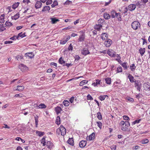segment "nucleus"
<instances>
[{
  "mask_svg": "<svg viewBox=\"0 0 150 150\" xmlns=\"http://www.w3.org/2000/svg\"><path fill=\"white\" fill-rule=\"evenodd\" d=\"M131 27L134 30H139L141 27L140 23L138 21H134L131 23Z\"/></svg>",
  "mask_w": 150,
  "mask_h": 150,
  "instance_id": "f257e3e1",
  "label": "nucleus"
},
{
  "mask_svg": "<svg viewBox=\"0 0 150 150\" xmlns=\"http://www.w3.org/2000/svg\"><path fill=\"white\" fill-rule=\"evenodd\" d=\"M56 133L58 135L61 134L62 135L64 136L66 133V129L64 127L61 125L59 128H58L57 129Z\"/></svg>",
  "mask_w": 150,
  "mask_h": 150,
  "instance_id": "f03ea898",
  "label": "nucleus"
},
{
  "mask_svg": "<svg viewBox=\"0 0 150 150\" xmlns=\"http://www.w3.org/2000/svg\"><path fill=\"white\" fill-rule=\"evenodd\" d=\"M134 83L135 87L136 88L137 90L140 91L142 86L141 84L140 81L139 80L135 81Z\"/></svg>",
  "mask_w": 150,
  "mask_h": 150,
  "instance_id": "7ed1b4c3",
  "label": "nucleus"
},
{
  "mask_svg": "<svg viewBox=\"0 0 150 150\" xmlns=\"http://www.w3.org/2000/svg\"><path fill=\"white\" fill-rule=\"evenodd\" d=\"M19 68L23 71H27L28 70V67L23 64H20L19 66Z\"/></svg>",
  "mask_w": 150,
  "mask_h": 150,
  "instance_id": "20e7f679",
  "label": "nucleus"
},
{
  "mask_svg": "<svg viewBox=\"0 0 150 150\" xmlns=\"http://www.w3.org/2000/svg\"><path fill=\"white\" fill-rule=\"evenodd\" d=\"M108 54L111 57H115L116 56V52L112 49L108 50Z\"/></svg>",
  "mask_w": 150,
  "mask_h": 150,
  "instance_id": "39448f33",
  "label": "nucleus"
},
{
  "mask_svg": "<svg viewBox=\"0 0 150 150\" xmlns=\"http://www.w3.org/2000/svg\"><path fill=\"white\" fill-rule=\"evenodd\" d=\"M95 133L94 132L92 133L88 137H87L86 139L87 140L91 141L93 140L95 138Z\"/></svg>",
  "mask_w": 150,
  "mask_h": 150,
  "instance_id": "423d86ee",
  "label": "nucleus"
},
{
  "mask_svg": "<svg viewBox=\"0 0 150 150\" xmlns=\"http://www.w3.org/2000/svg\"><path fill=\"white\" fill-rule=\"evenodd\" d=\"M81 53L83 55H86L89 54L90 52L87 48H83L81 51Z\"/></svg>",
  "mask_w": 150,
  "mask_h": 150,
  "instance_id": "0eeeda50",
  "label": "nucleus"
},
{
  "mask_svg": "<svg viewBox=\"0 0 150 150\" xmlns=\"http://www.w3.org/2000/svg\"><path fill=\"white\" fill-rule=\"evenodd\" d=\"M112 43V40L110 39H108L105 42V45L107 47H109Z\"/></svg>",
  "mask_w": 150,
  "mask_h": 150,
  "instance_id": "6e6552de",
  "label": "nucleus"
},
{
  "mask_svg": "<svg viewBox=\"0 0 150 150\" xmlns=\"http://www.w3.org/2000/svg\"><path fill=\"white\" fill-rule=\"evenodd\" d=\"M136 7V6L135 5L133 4H131L128 6V9L129 11H132L134 10L135 9Z\"/></svg>",
  "mask_w": 150,
  "mask_h": 150,
  "instance_id": "1a4fd4ad",
  "label": "nucleus"
},
{
  "mask_svg": "<svg viewBox=\"0 0 150 150\" xmlns=\"http://www.w3.org/2000/svg\"><path fill=\"white\" fill-rule=\"evenodd\" d=\"M42 5V3L40 1H36L35 5V7L36 9L40 8L41 7Z\"/></svg>",
  "mask_w": 150,
  "mask_h": 150,
  "instance_id": "9d476101",
  "label": "nucleus"
},
{
  "mask_svg": "<svg viewBox=\"0 0 150 150\" xmlns=\"http://www.w3.org/2000/svg\"><path fill=\"white\" fill-rule=\"evenodd\" d=\"M143 87L145 90H150V87L149 83L148 82L145 83H144Z\"/></svg>",
  "mask_w": 150,
  "mask_h": 150,
  "instance_id": "9b49d317",
  "label": "nucleus"
},
{
  "mask_svg": "<svg viewBox=\"0 0 150 150\" xmlns=\"http://www.w3.org/2000/svg\"><path fill=\"white\" fill-rule=\"evenodd\" d=\"M62 110V108L60 106H58L55 108V110L57 115L60 113Z\"/></svg>",
  "mask_w": 150,
  "mask_h": 150,
  "instance_id": "f8f14e48",
  "label": "nucleus"
},
{
  "mask_svg": "<svg viewBox=\"0 0 150 150\" xmlns=\"http://www.w3.org/2000/svg\"><path fill=\"white\" fill-rule=\"evenodd\" d=\"M70 38V37L69 36H67L65 40H62L60 41V43L62 45H64L68 41Z\"/></svg>",
  "mask_w": 150,
  "mask_h": 150,
  "instance_id": "ddd939ff",
  "label": "nucleus"
},
{
  "mask_svg": "<svg viewBox=\"0 0 150 150\" xmlns=\"http://www.w3.org/2000/svg\"><path fill=\"white\" fill-rule=\"evenodd\" d=\"M86 141L82 140L79 143V146L80 147H83L86 145Z\"/></svg>",
  "mask_w": 150,
  "mask_h": 150,
  "instance_id": "4468645a",
  "label": "nucleus"
},
{
  "mask_svg": "<svg viewBox=\"0 0 150 150\" xmlns=\"http://www.w3.org/2000/svg\"><path fill=\"white\" fill-rule=\"evenodd\" d=\"M128 78L129 79V81L131 83L134 82L135 81H136L134 79V77L130 74H129L128 76Z\"/></svg>",
  "mask_w": 150,
  "mask_h": 150,
  "instance_id": "2eb2a0df",
  "label": "nucleus"
},
{
  "mask_svg": "<svg viewBox=\"0 0 150 150\" xmlns=\"http://www.w3.org/2000/svg\"><path fill=\"white\" fill-rule=\"evenodd\" d=\"M108 37V35L106 33H103L101 34V38L103 40H107Z\"/></svg>",
  "mask_w": 150,
  "mask_h": 150,
  "instance_id": "dca6fc26",
  "label": "nucleus"
},
{
  "mask_svg": "<svg viewBox=\"0 0 150 150\" xmlns=\"http://www.w3.org/2000/svg\"><path fill=\"white\" fill-rule=\"evenodd\" d=\"M25 55L26 57H29L30 58H33L34 56V55L32 52L27 53L25 54Z\"/></svg>",
  "mask_w": 150,
  "mask_h": 150,
  "instance_id": "f3484780",
  "label": "nucleus"
},
{
  "mask_svg": "<svg viewBox=\"0 0 150 150\" xmlns=\"http://www.w3.org/2000/svg\"><path fill=\"white\" fill-rule=\"evenodd\" d=\"M96 82L93 83L92 85L94 87L97 86L98 85L100 84V83L101 80L98 79H96L95 80Z\"/></svg>",
  "mask_w": 150,
  "mask_h": 150,
  "instance_id": "a211bd4d",
  "label": "nucleus"
},
{
  "mask_svg": "<svg viewBox=\"0 0 150 150\" xmlns=\"http://www.w3.org/2000/svg\"><path fill=\"white\" fill-rule=\"evenodd\" d=\"M46 145L47 148L50 149L52 148L53 144L51 142L49 141L47 142Z\"/></svg>",
  "mask_w": 150,
  "mask_h": 150,
  "instance_id": "6ab92c4d",
  "label": "nucleus"
},
{
  "mask_svg": "<svg viewBox=\"0 0 150 150\" xmlns=\"http://www.w3.org/2000/svg\"><path fill=\"white\" fill-rule=\"evenodd\" d=\"M68 143L69 144L72 146L74 145V142L73 139L72 138H69L67 141Z\"/></svg>",
  "mask_w": 150,
  "mask_h": 150,
  "instance_id": "aec40b11",
  "label": "nucleus"
},
{
  "mask_svg": "<svg viewBox=\"0 0 150 150\" xmlns=\"http://www.w3.org/2000/svg\"><path fill=\"white\" fill-rule=\"evenodd\" d=\"M24 86H17V88L15 89V90L18 91H22L24 89Z\"/></svg>",
  "mask_w": 150,
  "mask_h": 150,
  "instance_id": "412c9836",
  "label": "nucleus"
},
{
  "mask_svg": "<svg viewBox=\"0 0 150 150\" xmlns=\"http://www.w3.org/2000/svg\"><path fill=\"white\" fill-rule=\"evenodd\" d=\"M111 14L112 18H115L118 16V13H117L114 10H112L111 11Z\"/></svg>",
  "mask_w": 150,
  "mask_h": 150,
  "instance_id": "4be33fe9",
  "label": "nucleus"
},
{
  "mask_svg": "<svg viewBox=\"0 0 150 150\" xmlns=\"http://www.w3.org/2000/svg\"><path fill=\"white\" fill-rule=\"evenodd\" d=\"M102 27V25H101L100 24H98V25H96L94 26V28L95 29L98 30H99Z\"/></svg>",
  "mask_w": 150,
  "mask_h": 150,
  "instance_id": "5701e85b",
  "label": "nucleus"
},
{
  "mask_svg": "<svg viewBox=\"0 0 150 150\" xmlns=\"http://www.w3.org/2000/svg\"><path fill=\"white\" fill-rule=\"evenodd\" d=\"M139 52L141 55L143 56L145 52V49L144 48H141L139 50Z\"/></svg>",
  "mask_w": 150,
  "mask_h": 150,
  "instance_id": "b1692460",
  "label": "nucleus"
},
{
  "mask_svg": "<svg viewBox=\"0 0 150 150\" xmlns=\"http://www.w3.org/2000/svg\"><path fill=\"white\" fill-rule=\"evenodd\" d=\"M51 22L52 24H55L58 21H59V20L58 19H57L55 18H51Z\"/></svg>",
  "mask_w": 150,
  "mask_h": 150,
  "instance_id": "393cba45",
  "label": "nucleus"
},
{
  "mask_svg": "<svg viewBox=\"0 0 150 150\" xmlns=\"http://www.w3.org/2000/svg\"><path fill=\"white\" fill-rule=\"evenodd\" d=\"M23 13H26L27 14H30L32 13V10L30 8H28L23 12Z\"/></svg>",
  "mask_w": 150,
  "mask_h": 150,
  "instance_id": "a878e982",
  "label": "nucleus"
},
{
  "mask_svg": "<svg viewBox=\"0 0 150 150\" xmlns=\"http://www.w3.org/2000/svg\"><path fill=\"white\" fill-rule=\"evenodd\" d=\"M20 17L19 14L18 13H17L15 15L13 16H11V18L12 19L16 20L18 18Z\"/></svg>",
  "mask_w": 150,
  "mask_h": 150,
  "instance_id": "bb28decb",
  "label": "nucleus"
},
{
  "mask_svg": "<svg viewBox=\"0 0 150 150\" xmlns=\"http://www.w3.org/2000/svg\"><path fill=\"white\" fill-rule=\"evenodd\" d=\"M55 123L58 125L60 124V118L59 116H57V117Z\"/></svg>",
  "mask_w": 150,
  "mask_h": 150,
  "instance_id": "cd10ccee",
  "label": "nucleus"
},
{
  "mask_svg": "<svg viewBox=\"0 0 150 150\" xmlns=\"http://www.w3.org/2000/svg\"><path fill=\"white\" fill-rule=\"evenodd\" d=\"M20 3L19 2H17V3H14L12 6V8L13 9H15L16 8H17L19 4H20Z\"/></svg>",
  "mask_w": 150,
  "mask_h": 150,
  "instance_id": "c85d7f7f",
  "label": "nucleus"
},
{
  "mask_svg": "<svg viewBox=\"0 0 150 150\" xmlns=\"http://www.w3.org/2000/svg\"><path fill=\"white\" fill-rule=\"evenodd\" d=\"M36 133L38 136L39 137H41L44 134V132H42L37 131Z\"/></svg>",
  "mask_w": 150,
  "mask_h": 150,
  "instance_id": "c756f323",
  "label": "nucleus"
},
{
  "mask_svg": "<svg viewBox=\"0 0 150 150\" xmlns=\"http://www.w3.org/2000/svg\"><path fill=\"white\" fill-rule=\"evenodd\" d=\"M50 9V7L49 6H45L44 7L42 10V11H49Z\"/></svg>",
  "mask_w": 150,
  "mask_h": 150,
  "instance_id": "7c9ffc66",
  "label": "nucleus"
},
{
  "mask_svg": "<svg viewBox=\"0 0 150 150\" xmlns=\"http://www.w3.org/2000/svg\"><path fill=\"white\" fill-rule=\"evenodd\" d=\"M25 33H22V32L19 33L17 36L18 40L19 39V38L20 37L23 38L25 37Z\"/></svg>",
  "mask_w": 150,
  "mask_h": 150,
  "instance_id": "2f4dec72",
  "label": "nucleus"
},
{
  "mask_svg": "<svg viewBox=\"0 0 150 150\" xmlns=\"http://www.w3.org/2000/svg\"><path fill=\"white\" fill-rule=\"evenodd\" d=\"M63 104L64 106H67L69 105L70 103L69 101L65 100L63 101Z\"/></svg>",
  "mask_w": 150,
  "mask_h": 150,
  "instance_id": "473e14b6",
  "label": "nucleus"
},
{
  "mask_svg": "<svg viewBox=\"0 0 150 150\" xmlns=\"http://www.w3.org/2000/svg\"><path fill=\"white\" fill-rule=\"evenodd\" d=\"M103 16L104 18L106 19H108L110 18V15L107 13H104Z\"/></svg>",
  "mask_w": 150,
  "mask_h": 150,
  "instance_id": "72a5a7b5",
  "label": "nucleus"
},
{
  "mask_svg": "<svg viewBox=\"0 0 150 150\" xmlns=\"http://www.w3.org/2000/svg\"><path fill=\"white\" fill-rule=\"evenodd\" d=\"M136 67L134 64H132L130 66V68L131 71H134L135 70Z\"/></svg>",
  "mask_w": 150,
  "mask_h": 150,
  "instance_id": "f704fd0d",
  "label": "nucleus"
},
{
  "mask_svg": "<svg viewBox=\"0 0 150 150\" xmlns=\"http://www.w3.org/2000/svg\"><path fill=\"white\" fill-rule=\"evenodd\" d=\"M38 108H45L46 107V106L44 103H41L38 106Z\"/></svg>",
  "mask_w": 150,
  "mask_h": 150,
  "instance_id": "c9c22d12",
  "label": "nucleus"
},
{
  "mask_svg": "<svg viewBox=\"0 0 150 150\" xmlns=\"http://www.w3.org/2000/svg\"><path fill=\"white\" fill-rule=\"evenodd\" d=\"M105 80L106 81V83L107 84L109 85H110L111 84V79L110 78H107L105 79Z\"/></svg>",
  "mask_w": 150,
  "mask_h": 150,
  "instance_id": "e433bc0d",
  "label": "nucleus"
},
{
  "mask_svg": "<svg viewBox=\"0 0 150 150\" xmlns=\"http://www.w3.org/2000/svg\"><path fill=\"white\" fill-rule=\"evenodd\" d=\"M149 142V140L147 139H144L142 140L141 141V143L143 144L148 143Z\"/></svg>",
  "mask_w": 150,
  "mask_h": 150,
  "instance_id": "4c0bfd02",
  "label": "nucleus"
},
{
  "mask_svg": "<svg viewBox=\"0 0 150 150\" xmlns=\"http://www.w3.org/2000/svg\"><path fill=\"white\" fill-rule=\"evenodd\" d=\"M97 117L99 120L102 119V115L100 112H99L97 113Z\"/></svg>",
  "mask_w": 150,
  "mask_h": 150,
  "instance_id": "58836bf2",
  "label": "nucleus"
},
{
  "mask_svg": "<svg viewBox=\"0 0 150 150\" xmlns=\"http://www.w3.org/2000/svg\"><path fill=\"white\" fill-rule=\"evenodd\" d=\"M4 15L2 14L0 16V23H2L4 22Z\"/></svg>",
  "mask_w": 150,
  "mask_h": 150,
  "instance_id": "ea45409f",
  "label": "nucleus"
},
{
  "mask_svg": "<svg viewBox=\"0 0 150 150\" xmlns=\"http://www.w3.org/2000/svg\"><path fill=\"white\" fill-rule=\"evenodd\" d=\"M84 35L83 34L80 36L79 39V41L82 42L84 40Z\"/></svg>",
  "mask_w": 150,
  "mask_h": 150,
  "instance_id": "a19ab883",
  "label": "nucleus"
},
{
  "mask_svg": "<svg viewBox=\"0 0 150 150\" xmlns=\"http://www.w3.org/2000/svg\"><path fill=\"white\" fill-rule=\"evenodd\" d=\"M122 69L120 66H119L117 68V73H120V72H122Z\"/></svg>",
  "mask_w": 150,
  "mask_h": 150,
  "instance_id": "79ce46f5",
  "label": "nucleus"
},
{
  "mask_svg": "<svg viewBox=\"0 0 150 150\" xmlns=\"http://www.w3.org/2000/svg\"><path fill=\"white\" fill-rule=\"evenodd\" d=\"M87 83L88 81L86 80H83L80 83V86H82L85 84H87Z\"/></svg>",
  "mask_w": 150,
  "mask_h": 150,
  "instance_id": "37998d69",
  "label": "nucleus"
},
{
  "mask_svg": "<svg viewBox=\"0 0 150 150\" xmlns=\"http://www.w3.org/2000/svg\"><path fill=\"white\" fill-rule=\"evenodd\" d=\"M59 62L60 64H61L65 63V61L63 60V59L62 57H60L59 59Z\"/></svg>",
  "mask_w": 150,
  "mask_h": 150,
  "instance_id": "c03bdc74",
  "label": "nucleus"
},
{
  "mask_svg": "<svg viewBox=\"0 0 150 150\" xmlns=\"http://www.w3.org/2000/svg\"><path fill=\"white\" fill-rule=\"evenodd\" d=\"M58 5V2L57 1H54L53 3V4L51 5V7L52 8H53L55 6Z\"/></svg>",
  "mask_w": 150,
  "mask_h": 150,
  "instance_id": "a18cd8bd",
  "label": "nucleus"
},
{
  "mask_svg": "<svg viewBox=\"0 0 150 150\" xmlns=\"http://www.w3.org/2000/svg\"><path fill=\"white\" fill-rule=\"evenodd\" d=\"M41 143L42 144L43 146H45L46 144V142L45 139L44 138H43L41 140Z\"/></svg>",
  "mask_w": 150,
  "mask_h": 150,
  "instance_id": "49530a36",
  "label": "nucleus"
},
{
  "mask_svg": "<svg viewBox=\"0 0 150 150\" xmlns=\"http://www.w3.org/2000/svg\"><path fill=\"white\" fill-rule=\"evenodd\" d=\"M127 62H124L122 64V66L125 69H127Z\"/></svg>",
  "mask_w": 150,
  "mask_h": 150,
  "instance_id": "de8ad7c7",
  "label": "nucleus"
},
{
  "mask_svg": "<svg viewBox=\"0 0 150 150\" xmlns=\"http://www.w3.org/2000/svg\"><path fill=\"white\" fill-rule=\"evenodd\" d=\"M16 58L18 60H21L23 58L22 56L19 55L17 56Z\"/></svg>",
  "mask_w": 150,
  "mask_h": 150,
  "instance_id": "09e8293b",
  "label": "nucleus"
},
{
  "mask_svg": "<svg viewBox=\"0 0 150 150\" xmlns=\"http://www.w3.org/2000/svg\"><path fill=\"white\" fill-rule=\"evenodd\" d=\"M96 123L97 124L98 126L100 129H101L102 126V123L100 122H97Z\"/></svg>",
  "mask_w": 150,
  "mask_h": 150,
  "instance_id": "8fccbe9b",
  "label": "nucleus"
},
{
  "mask_svg": "<svg viewBox=\"0 0 150 150\" xmlns=\"http://www.w3.org/2000/svg\"><path fill=\"white\" fill-rule=\"evenodd\" d=\"M106 96H107V95L100 96L99 97V99L101 101L105 99Z\"/></svg>",
  "mask_w": 150,
  "mask_h": 150,
  "instance_id": "3c124183",
  "label": "nucleus"
},
{
  "mask_svg": "<svg viewBox=\"0 0 150 150\" xmlns=\"http://www.w3.org/2000/svg\"><path fill=\"white\" fill-rule=\"evenodd\" d=\"M104 22V20L103 19L100 18L98 20V23L99 24L102 25V24Z\"/></svg>",
  "mask_w": 150,
  "mask_h": 150,
  "instance_id": "603ef678",
  "label": "nucleus"
},
{
  "mask_svg": "<svg viewBox=\"0 0 150 150\" xmlns=\"http://www.w3.org/2000/svg\"><path fill=\"white\" fill-rule=\"evenodd\" d=\"M141 120H136L134 121V122H132V125H134L138 123Z\"/></svg>",
  "mask_w": 150,
  "mask_h": 150,
  "instance_id": "864d4df0",
  "label": "nucleus"
},
{
  "mask_svg": "<svg viewBox=\"0 0 150 150\" xmlns=\"http://www.w3.org/2000/svg\"><path fill=\"white\" fill-rule=\"evenodd\" d=\"M5 29V28L3 26V25H0V31H4Z\"/></svg>",
  "mask_w": 150,
  "mask_h": 150,
  "instance_id": "5fc2aeb1",
  "label": "nucleus"
},
{
  "mask_svg": "<svg viewBox=\"0 0 150 150\" xmlns=\"http://www.w3.org/2000/svg\"><path fill=\"white\" fill-rule=\"evenodd\" d=\"M128 127H125H125H122L121 128V129L123 131H127L128 130V128H127Z\"/></svg>",
  "mask_w": 150,
  "mask_h": 150,
  "instance_id": "6e6d98bb",
  "label": "nucleus"
},
{
  "mask_svg": "<svg viewBox=\"0 0 150 150\" xmlns=\"http://www.w3.org/2000/svg\"><path fill=\"white\" fill-rule=\"evenodd\" d=\"M87 99L88 100H93V98L90 94H88L87 96Z\"/></svg>",
  "mask_w": 150,
  "mask_h": 150,
  "instance_id": "4d7b16f0",
  "label": "nucleus"
},
{
  "mask_svg": "<svg viewBox=\"0 0 150 150\" xmlns=\"http://www.w3.org/2000/svg\"><path fill=\"white\" fill-rule=\"evenodd\" d=\"M125 126L127 127H129L130 126V123L128 121H125Z\"/></svg>",
  "mask_w": 150,
  "mask_h": 150,
  "instance_id": "13d9d810",
  "label": "nucleus"
},
{
  "mask_svg": "<svg viewBox=\"0 0 150 150\" xmlns=\"http://www.w3.org/2000/svg\"><path fill=\"white\" fill-rule=\"evenodd\" d=\"M16 39L18 40V36H16L15 35H14L13 37L11 38H10V39L11 40H16Z\"/></svg>",
  "mask_w": 150,
  "mask_h": 150,
  "instance_id": "bf43d9fd",
  "label": "nucleus"
},
{
  "mask_svg": "<svg viewBox=\"0 0 150 150\" xmlns=\"http://www.w3.org/2000/svg\"><path fill=\"white\" fill-rule=\"evenodd\" d=\"M117 146L115 145H112L110 147V148L112 150H115Z\"/></svg>",
  "mask_w": 150,
  "mask_h": 150,
  "instance_id": "052dcab7",
  "label": "nucleus"
},
{
  "mask_svg": "<svg viewBox=\"0 0 150 150\" xmlns=\"http://www.w3.org/2000/svg\"><path fill=\"white\" fill-rule=\"evenodd\" d=\"M140 148L139 146L138 145H135L132 147V149H133L137 150L139 149Z\"/></svg>",
  "mask_w": 150,
  "mask_h": 150,
  "instance_id": "680f3d73",
  "label": "nucleus"
},
{
  "mask_svg": "<svg viewBox=\"0 0 150 150\" xmlns=\"http://www.w3.org/2000/svg\"><path fill=\"white\" fill-rule=\"evenodd\" d=\"M72 2V1H69V0H67L65 2V3L64 4L67 5H69L70 4H71Z\"/></svg>",
  "mask_w": 150,
  "mask_h": 150,
  "instance_id": "e2e57ef3",
  "label": "nucleus"
},
{
  "mask_svg": "<svg viewBox=\"0 0 150 150\" xmlns=\"http://www.w3.org/2000/svg\"><path fill=\"white\" fill-rule=\"evenodd\" d=\"M52 0H47L46 2V4L47 5L50 4L52 3Z\"/></svg>",
  "mask_w": 150,
  "mask_h": 150,
  "instance_id": "0e129e2a",
  "label": "nucleus"
},
{
  "mask_svg": "<svg viewBox=\"0 0 150 150\" xmlns=\"http://www.w3.org/2000/svg\"><path fill=\"white\" fill-rule=\"evenodd\" d=\"M23 2L25 4H28L29 3H30V0H23Z\"/></svg>",
  "mask_w": 150,
  "mask_h": 150,
  "instance_id": "69168bd1",
  "label": "nucleus"
},
{
  "mask_svg": "<svg viewBox=\"0 0 150 150\" xmlns=\"http://www.w3.org/2000/svg\"><path fill=\"white\" fill-rule=\"evenodd\" d=\"M74 96L71 97L69 99V101L71 103H73L74 102Z\"/></svg>",
  "mask_w": 150,
  "mask_h": 150,
  "instance_id": "338daca9",
  "label": "nucleus"
},
{
  "mask_svg": "<svg viewBox=\"0 0 150 150\" xmlns=\"http://www.w3.org/2000/svg\"><path fill=\"white\" fill-rule=\"evenodd\" d=\"M118 13V16H116V17L117 18L118 20L119 21H121V20H122V18H121V16L120 13Z\"/></svg>",
  "mask_w": 150,
  "mask_h": 150,
  "instance_id": "774afa93",
  "label": "nucleus"
}]
</instances>
